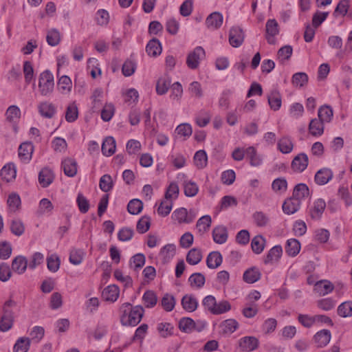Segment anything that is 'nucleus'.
<instances>
[{
	"label": "nucleus",
	"instance_id": "nucleus-10",
	"mask_svg": "<svg viewBox=\"0 0 352 352\" xmlns=\"http://www.w3.org/2000/svg\"><path fill=\"white\" fill-rule=\"evenodd\" d=\"M239 347L243 351L250 352L258 347V340L254 336H245L239 339Z\"/></svg>",
	"mask_w": 352,
	"mask_h": 352
},
{
	"label": "nucleus",
	"instance_id": "nucleus-49",
	"mask_svg": "<svg viewBox=\"0 0 352 352\" xmlns=\"http://www.w3.org/2000/svg\"><path fill=\"white\" fill-rule=\"evenodd\" d=\"M58 87L62 94H65L69 93L72 87L71 79L67 76H61L58 80Z\"/></svg>",
	"mask_w": 352,
	"mask_h": 352
},
{
	"label": "nucleus",
	"instance_id": "nucleus-47",
	"mask_svg": "<svg viewBox=\"0 0 352 352\" xmlns=\"http://www.w3.org/2000/svg\"><path fill=\"white\" fill-rule=\"evenodd\" d=\"M202 259V254L197 248L191 249L186 255V261L188 264L195 265L198 264Z\"/></svg>",
	"mask_w": 352,
	"mask_h": 352
},
{
	"label": "nucleus",
	"instance_id": "nucleus-51",
	"mask_svg": "<svg viewBox=\"0 0 352 352\" xmlns=\"http://www.w3.org/2000/svg\"><path fill=\"white\" fill-rule=\"evenodd\" d=\"M207 161L208 157L205 151L199 150L195 153L194 156V163L198 168H204L207 164Z\"/></svg>",
	"mask_w": 352,
	"mask_h": 352
},
{
	"label": "nucleus",
	"instance_id": "nucleus-22",
	"mask_svg": "<svg viewBox=\"0 0 352 352\" xmlns=\"http://www.w3.org/2000/svg\"><path fill=\"white\" fill-rule=\"evenodd\" d=\"M28 261L25 256H17L12 262V270L18 274H23L28 267Z\"/></svg>",
	"mask_w": 352,
	"mask_h": 352
},
{
	"label": "nucleus",
	"instance_id": "nucleus-30",
	"mask_svg": "<svg viewBox=\"0 0 352 352\" xmlns=\"http://www.w3.org/2000/svg\"><path fill=\"white\" fill-rule=\"evenodd\" d=\"M54 174L51 169L48 168H43L38 175V182L43 188L47 187L54 180Z\"/></svg>",
	"mask_w": 352,
	"mask_h": 352
},
{
	"label": "nucleus",
	"instance_id": "nucleus-33",
	"mask_svg": "<svg viewBox=\"0 0 352 352\" xmlns=\"http://www.w3.org/2000/svg\"><path fill=\"white\" fill-rule=\"evenodd\" d=\"M61 41V34L58 30L52 28L47 30L46 34V41L52 47L57 46Z\"/></svg>",
	"mask_w": 352,
	"mask_h": 352
},
{
	"label": "nucleus",
	"instance_id": "nucleus-6",
	"mask_svg": "<svg viewBox=\"0 0 352 352\" xmlns=\"http://www.w3.org/2000/svg\"><path fill=\"white\" fill-rule=\"evenodd\" d=\"M186 175L184 173H179L177 176V179L179 181H183L182 185L184 188V194L186 197H194L199 191V187L197 184L191 181L186 179Z\"/></svg>",
	"mask_w": 352,
	"mask_h": 352
},
{
	"label": "nucleus",
	"instance_id": "nucleus-4",
	"mask_svg": "<svg viewBox=\"0 0 352 352\" xmlns=\"http://www.w3.org/2000/svg\"><path fill=\"white\" fill-rule=\"evenodd\" d=\"M205 50L202 47H196L190 52L186 58V65L191 69L199 67L200 61L205 58Z\"/></svg>",
	"mask_w": 352,
	"mask_h": 352
},
{
	"label": "nucleus",
	"instance_id": "nucleus-50",
	"mask_svg": "<svg viewBox=\"0 0 352 352\" xmlns=\"http://www.w3.org/2000/svg\"><path fill=\"white\" fill-rule=\"evenodd\" d=\"M142 300L146 307L152 308L157 304V298L154 292L148 290L143 294Z\"/></svg>",
	"mask_w": 352,
	"mask_h": 352
},
{
	"label": "nucleus",
	"instance_id": "nucleus-29",
	"mask_svg": "<svg viewBox=\"0 0 352 352\" xmlns=\"http://www.w3.org/2000/svg\"><path fill=\"white\" fill-rule=\"evenodd\" d=\"M309 132L312 136H321L324 133V123L318 118L311 119L309 124Z\"/></svg>",
	"mask_w": 352,
	"mask_h": 352
},
{
	"label": "nucleus",
	"instance_id": "nucleus-27",
	"mask_svg": "<svg viewBox=\"0 0 352 352\" xmlns=\"http://www.w3.org/2000/svg\"><path fill=\"white\" fill-rule=\"evenodd\" d=\"M245 155L250 160V164L252 166H258L263 163L262 157L258 154L256 149L254 146H249L245 149Z\"/></svg>",
	"mask_w": 352,
	"mask_h": 352
},
{
	"label": "nucleus",
	"instance_id": "nucleus-21",
	"mask_svg": "<svg viewBox=\"0 0 352 352\" xmlns=\"http://www.w3.org/2000/svg\"><path fill=\"white\" fill-rule=\"evenodd\" d=\"M223 23V15L220 12H214L210 14L206 20V26L211 30L219 28Z\"/></svg>",
	"mask_w": 352,
	"mask_h": 352
},
{
	"label": "nucleus",
	"instance_id": "nucleus-13",
	"mask_svg": "<svg viewBox=\"0 0 352 352\" xmlns=\"http://www.w3.org/2000/svg\"><path fill=\"white\" fill-rule=\"evenodd\" d=\"M61 168L65 175L67 177H73L77 174L78 164L76 161L73 158L66 157L63 160Z\"/></svg>",
	"mask_w": 352,
	"mask_h": 352
},
{
	"label": "nucleus",
	"instance_id": "nucleus-54",
	"mask_svg": "<svg viewBox=\"0 0 352 352\" xmlns=\"http://www.w3.org/2000/svg\"><path fill=\"white\" fill-rule=\"evenodd\" d=\"M205 276L201 273H194L188 278L192 287L201 288L205 284Z\"/></svg>",
	"mask_w": 352,
	"mask_h": 352
},
{
	"label": "nucleus",
	"instance_id": "nucleus-41",
	"mask_svg": "<svg viewBox=\"0 0 352 352\" xmlns=\"http://www.w3.org/2000/svg\"><path fill=\"white\" fill-rule=\"evenodd\" d=\"M265 245V239L262 235H256L252 239L251 247L255 254H261L264 250Z\"/></svg>",
	"mask_w": 352,
	"mask_h": 352
},
{
	"label": "nucleus",
	"instance_id": "nucleus-46",
	"mask_svg": "<svg viewBox=\"0 0 352 352\" xmlns=\"http://www.w3.org/2000/svg\"><path fill=\"white\" fill-rule=\"evenodd\" d=\"M176 300L175 297L170 294H165L162 297L160 305L166 311H171L175 306Z\"/></svg>",
	"mask_w": 352,
	"mask_h": 352
},
{
	"label": "nucleus",
	"instance_id": "nucleus-14",
	"mask_svg": "<svg viewBox=\"0 0 352 352\" xmlns=\"http://www.w3.org/2000/svg\"><path fill=\"white\" fill-rule=\"evenodd\" d=\"M212 239L213 241L218 244L225 243L228 237V232L227 228L224 226H218L212 230Z\"/></svg>",
	"mask_w": 352,
	"mask_h": 352
},
{
	"label": "nucleus",
	"instance_id": "nucleus-53",
	"mask_svg": "<svg viewBox=\"0 0 352 352\" xmlns=\"http://www.w3.org/2000/svg\"><path fill=\"white\" fill-rule=\"evenodd\" d=\"M143 209V203L138 199H131L127 205V210L131 214H138Z\"/></svg>",
	"mask_w": 352,
	"mask_h": 352
},
{
	"label": "nucleus",
	"instance_id": "nucleus-64",
	"mask_svg": "<svg viewBox=\"0 0 352 352\" xmlns=\"http://www.w3.org/2000/svg\"><path fill=\"white\" fill-rule=\"evenodd\" d=\"M60 261L56 254H51L47 257V267L52 272H56L60 267Z\"/></svg>",
	"mask_w": 352,
	"mask_h": 352
},
{
	"label": "nucleus",
	"instance_id": "nucleus-32",
	"mask_svg": "<svg viewBox=\"0 0 352 352\" xmlns=\"http://www.w3.org/2000/svg\"><path fill=\"white\" fill-rule=\"evenodd\" d=\"M14 316L10 311H4L0 320V331L6 332L9 331L13 325Z\"/></svg>",
	"mask_w": 352,
	"mask_h": 352
},
{
	"label": "nucleus",
	"instance_id": "nucleus-18",
	"mask_svg": "<svg viewBox=\"0 0 352 352\" xmlns=\"http://www.w3.org/2000/svg\"><path fill=\"white\" fill-rule=\"evenodd\" d=\"M331 338V335L330 331L323 329L315 334L314 340L318 347H324L329 343Z\"/></svg>",
	"mask_w": 352,
	"mask_h": 352
},
{
	"label": "nucleus",
	"instance_id": "nucleus-39",
	"mask_svg": "<svg viewBox=\"0 0 352 352\" xmlns=\"http://www.w3.org/2000/svg\"><path fill=\"white\" fill-rule=\"evenodd\" d=\"M309 195V190L308 186L305 184H298L294 189L292 197L301 202L302 199L307 197Z\"/></svg>",
	"mask_w": 352,
	"mask_h": 352
},
{
	"label": "nucleus",
	"instance_id": "nucleus-61",
	"mask_svg": "<svg viewBox=\"0 0 352 352\" xmlns=\"http://www.w3.org/2000/svg\"><path fill=\"white\" fill-rule=\"evenodd\" d=\"M308 82V76L304 72L296 73L293 75L292 82L296 87H302Z\"/></svg>",
	"mask_w": 352,
	"mask_h": 352
},
{
	"label": "nucleus",
	"instance_id": "nucleus-20",
	"mask_svg": "<svg viewBox=\"0 0 352 352\" xmlns=\"http://www.w3.org/2000/svg\"><path fill=\"white\" fill-rule=\"evenodd\" d=\"M120 295V289L116 285H111L104 289L102 293V298L106 301L115 302Z\"/></svg>",
	"mask_w": 352,
	"mask_h": 352
},
{
	"label": "nucleus",
	"instance_id": "nucleus-43",
	"mask_svg": "<svg viewBox=\"0 0 352 352\" xmlns=\"http://www.w3.org/2000/svg\"><path fill=\"white\" fill-rule=\"evenodd\" d=\"M30 339L29 338H19L13 346V352H28L30 346Z\"/></svg>",
	"mask_w": 352,
	"mask_h": 352
},
{
	"label": "nucleus",
	"instance_id": "nucleus-28",
	"mask_svg": "<svg viewBox=\"0 0 352 352\" xmlns=\"http://www.w3.org/2000/svg\"><path fill=\"white\" fill-rule=\"evenodd\" d=\"M1 178L7 182L14 180L16 175V170L14 164H6L1 170Z\"/></svg>",
	"mask_w": 352,
	"mask_h": 352
},
{
	"label": "nucleus",
	"instance_id": "nucleus-17",
	"mask_svg": "<svg viewBox=\"0 0 352 352\" xmlns=\"http://www.w3.org/2000/svg\"><path fill=\"white\" fill-rule=\"evenodd\" d=\"M333 289L334 286L330 281L322 280L316 282L314 289L319 296H325L330 294Z\"/></svg>",
	"mask_w": 352,
	"mask_h": 352
},
{
	"label": "nucleus",
	"instance_id": "nucleus-38",
	"mask_svg": "<svg viewBox=\"0 0 352 352\" xmlns=\"http://www.w3.org/2000/svg\"><path fill=\"white\" fill-rule=\"evenodd\" d=\"M211 114L209 111L201 109L195 116V123L199 127L206 126L210 121Z\"/></svg>",
	"mask_w": 352,
	"mask_h": 352
},
{
	"label": "nucleus",
	"instance_id": "nucleus-42",
	"mask_svg": "<svg viewBox=\"0 0 352 352\" xmlns=\"http://www.w3.org/2000/svg\"><path fill=\"white\" fill-rule=\"evenodd\" d=\"M333 110L329 106H322L318 109V118L320 119L322 123L330 122L333 118Z\"/></svg>",
	"mask_w": 352,
	"mask_h": 352
},
{
	"label": "nucleus",
	"instance_id": "nucleus-5",
	"mask_svg": "<svg viewBox=\"0 0 352 352\" xmlns=\"http://www.w3.org/2000/svg\"><path fill=\"white\" fill-rule=\"evenodd\" d=\"M326 208V202L324 199L319 198L316 199L309 208V214L311 219L318 221L321 219Z\"/></svg>",
	"mask_w": 352,
	"mask_h": 352
},
{
	"label": "nucleus",
	"instance_id": "nucleus-9",
	"mask_svg": "<svg viewBox=\"0 0 352 352\" xmlns=\"http://www.w3.org/2000/svg\"><path fill=\"white\" fill-rule=\"evenodd\" d=\"M244 33L238 26L232 27L229 33V43L233 47H239L244 41Z\"/></svg>",
	"mask_w": 352,
	"mask_h": 352
},
{
	"label": "nucleus",
	"instance_id": "nucleus-34",
	"mask_svg": "<svg viewBox=\"0 0 352 352\" xmlns=\"http://www.w3.org/2000/svg\"><path fill=\"white\" fill-rule=\"evenodd\" d=\"M222 261L221 254L219 252H212L207 256L206 265L208 268L216 269L221 265Z\"/></svg>",
	"mask_w": 352,
	"mask_h": 352
},
{
	"label": "nucleus",
	"instance_id": "nucleus-57",
	"mask_svg": "<svg viewBox=\"0 0 352 352\" xmlns=\"http://www.w3.org/2000/svg\"><path fill=\"white\" fill-rule=\"evenodd\" d=\"M175 132L177 135L186 139L192 135V129L190 124L182 123L176 127Z\"/></svg>",
	"mask_w": 352,
	"mask_h": 352
},
{
	"label": "nucleus",
	"instance_id": "nucleus-36",
	"mask_svg": "<svg viewBox=\"0 0 352 352\" xmlns=\"http://www.w3.org/2000/svg\"><path fill=\"white\" fill-rule=\"evenodd\" d=\"M162 46L156 38L151 39L146 45V52L148 56L155 57L162 53Z\"/></svg>",
	"mask_w": 352,
	"mask_h": 352
},
{
	"label": "nucleus",
	"instance_id": "nucleus-16",
	"mask_svg": "<svg viewBox=\"0 0 352 352\" xmlns=\"http://www.w3.org/2000/svg\"><path fill=\"white\" fill-rule=\"evenodd\" d=\"M39 113L45 118H52L56 112V107L50 102H40L38 106Z\"/></svg>",
	"mask_w": 352,
	"mask_h": 352
},
{
	"label": "nucleus",
	"instance_id": "nucleus-55",
	"mask_svg": "<svg viewBox=\"0 0 352 352\" xmlns=\"http://www.w3.org/2000/svg\"><path fill=\"white\" fill-rule=\"evenodd\" d=\"M304 107L302 104L294 102L289 107V115L294 119H299L303 116Z\"/></svg>",
	"mask_w": 352,
	"mask_h": 352
},
{
	"label": "nucleus",
	"instance_id": "nucleus-31",
	"mask_svg": "<svg viewBox=\"0 0 352 352\" xmlns=\"http://www.w3.org/2000/svg\"><path fill=\"white\" fill-rule=\"evenodd\" d=\"M181 302L184 309L188 312L195 311L198 306L197 298L191 294L184 296Z\"/></svg>",
	"mask_w": 352,
	"mask_h": 352
},
{
	"label": "nucleus",
	"instance_id": "nucleus-3",
	"mask_svg": "<svg viewBox=\"0 0 352 352\" xmlns=\"http://www.w3.org/2000/svg\"><path fill=\"white\" fill-rule=\"evenodd\" d=\"M196 217V213L194 210L188 211L185 208L176 209L172 214L171 218L175 223L179 224L190 223Z\"/></svg>",
	"mask_w": 352,
	"mask_h": 352
},
{
	"label": "nucleus",
	"instance_id": "nucleus-12",
	"mask_svg": "<svg viewBox=\"0 0 352 352\" xmlns=\"http://www.w3.org/2000/svg\"><path fill=\"white\" fill-rule=\"evenodd\" d=\"M309 164V159L307 154L304 153H299L292 160L291 166L294 171L302 173L304 171Z\"/></svg>",
	"mask_w": 352,
	"mask_h": 352
},
{
	"label": "nucleus",
	"instance_id": "nucleus-56",
	"mask_svg": "<svg viewBox=\"0 0 352 352\" xmlns=\"http://www.w3.org/2000/svg\"><path fill=\"white\" fill-rule=\"evenodd\" d=\"M183 95V88L179 82H174L170 87V98L176 102H179Z\"/></svg>",
	"mask_w": 352,
	"mask_h": 352
},
{
	"label": "nucleus",
	"instance_id": "nucleus-60",
	"mask_svg": "<svg viewBox=\"0 0 352 352\" xmlns=\"http://www.w3.org/2000/svg\"><path fill=\"white\" fill-rule=\"evenodd\" d=\"M253 219L255 224L258 227H266L270 223L268 215L263 212H256L254 213Z\"/></svg>",
	"mask_w": 352,
	"mask_h": 352
},
{
	"label": "nucleus",
	"instance_id": "nucleus-23",
	"mask_svg": "<svg viewBox=\"0 0 352 352\" xmlns=\"http://www.w3.org/2000/svg\"><path fill=\"white\" fill-rule=\"evenodd\" d=\"M34 151L33 145L29 142L21 144L19 148V157L23 162H28L32 158Z\"/></svg>",
	"mask_w": 352,
	"mask_h": 352
},
{
	"label": "nucleus",
	"instance_id": "nucleus-24",
	"mask_svg": "<svg viewBox=\"0 0 352 352\" xmlns=\"http://www.w3.org/2000/svg\"><path fill=\"white\" fill-rule=\"evenodd\" d=\"M301 205V202L294 197L285 201L283 204V210L287 214H292L297 212Z\"/></svg>",
	"mask_w": 352,
	"mask_h": 352
},
{
	"label": "nucleus",
	"instance_id": "nucleus-59",
	"mask_svg": "<svg viewBox=\"0 0 352 352\" xmlns=\"http://www.w3.org/2000/svg\"><path fill=\"white\" fill-rule=\"evenodd\" d=\"M113 179L109 175L106 174L100 177L99 182V187L101 190L104 192H107L113 188Z\"/></svg>",
	"mask_w": 352,
	"mask_h": 352
},
{
	"label": "nucleus",
	"instance_id": "nucleus-52",
	"mask_svg": "<svg viewBox=\"0 0 352 352\" xmlns=\"http://www.w3.org/2000/svg\"><path fill=\"white\" fill-rule=\"evenodd\" d=\"M85 252L80 249H72L69 253V262L75 265H80L84 258Z\"/></svg>",
	"mask_w": 352,
	"mask_h": 352
},
{
	"label": "nucleus",
	"instance_id": "nucleus-8",
	"mask_svg": "<svg viewBox=\"0 0 352 352\" xmlns=\"http://www.w3.org/2000/svg\"><path fill=\"white\" fill-rule=\"evenodd\" d=\"M21 114V109L16 105L10 106L5 113L6 121L12 124L15 132L17 131L16 124L20 120Z\"/></svg>",
	"mask_w": 352,
	"mask_h": 352
},
{
	"label": "nucleus",
	"instance_id": "nucleus-11",
	"mask_svg": "<svg viewBox=\"0 0 352 352\" xmlns=\"http://www.w3.org/2000/svg\"><path fill=\"white\" fill-rule=\"evenodd\" d=\"M333 172L329 168L319 169L315 174L314 182L319 186H324L332 179Z\"/></svg>",
	"mask_w": 352,
	"mask_h": 352
},
{
	"label": "nucleus",
	"instance_id": "nucleus-25",
	"mask_svg": "<svg viewBox=\"0 0 352 352\" xmlns=\"http://www.w3.org/2000/svg\"><path fill=\"white\" fill-rule=\"evenodd\" d=\"M268 103L270 108L274 111H278L282 104L281 96L276 89H272L267 96Z\"/></svg>",
	"mask_w": 352,
	"mask_h": 352
},
{
	"label": "nucleus",
	"instance_id": "nucleus-26",
	"mask_svg": "<svg viewBox=\"0 0 352 352\" xmlns=\"http://www.w3.org/2000/svg\"><path fill=\"white\" fill-rule=\"evenodd\" d=\"M116 142L115 139L111 137L106 138L102 144V153L104 156H111L116 152Z\"/></svg>",
	"mask_w": 352,
	"mask_h": 352
},
{
	"label": "nucleus",
	"instance_id": "nucleus-44",
	"mask_svg": "<svg viewBox=\"0 0 352 352\" xmlns=\"http://www.w3.org/2000/svg\"><path fill=\"white\" fill-rule=\"evenodd\" d=\"M170 79L168 77L164 76L158 79L156 83V92L159 95L165 94L170 86Z\"/></svg>",
	"mask_w": 352,
	"mask_h": 352
},
{
	"label": "nucleus",
	"instance_id": "nucleus-63",
	"mask_svg": "<svg viewBox=\"0 0 352 352\" xmlns=\"http://www.w3.org/2000/svg\"><path fill=\"white\" fill-rule=\"evenodd\" d=\"M173 204L172 200L166 199L164 198V199L161 201L157 208L158 214L162 217L167 216L170 214L173 208Z\"/></svg>",
	"mask_w": 352,
	"mask_h": 352
},
{
	"label": "nucleus",
	"instance_id": "nucleus-15",
	"mask_svg": "<svg viewBox=\"0 0 352 352\" xmlns=\"http://www.w3.org/2000/svg\"><path fill=\"white\" fill-rule=\"evenodd\" d=\"M261 273L256 267H252L247 269L243 275V280L248 284H252L261 279Z\"/></svg>",
	"mask_w": 352,
	"mask_h": 352
},
{
	"label": "nucleus",
	"instance_id": "nucleus-45",
	"mask_svg": "<svg viewBox=\"0 0 352 352\" xmlns=\"http://www.w3.org/2000/svg\"><path fill=\"white\" fill-rule=\"evenodd\" d=\"M211 223L212 219L210 215H204L199 218L196 224L198 232L200 234L206 232L209 230Z\"/></svg>",
	"mask_w": 352,
	"mask_h": 352
},
{
	"label": "nucleus",
	"instance_id": "nucleus-1",
	"mask_svg": "<svg viewBox=\"0 0 352 352\" xmlns=\"http://www.w3.org/2000/svg\"><path fill=\"white\" fill-rule=\"evenodd\" d=\"M144 310L142 306L133 307L129 302L120 307V322L124 326H136L141 321Z\"/></svg>",
	"mask_w": 352,
	"mask_h": 352
},
{
	"label": "nucleus",
	"instance_id": "nucleus-62",
	"mask_svg": "<svg viewBox=\"0 0 352 352\" xmlns=\"http://www.w3.org/2000/svg\"><path fill=\"white\" fill-rule=\"evenodd\" d=\"M78 116V111L77 105L75 102L69 104L66 110L65 119L69 122H74Z\"/></svg>",
	"mask_w": 352,
	"mask_h": 352
},
{
	"label": "nucleus",
	"instance_id": "nucleus-2",
	"mask_svg": "<svg viewBox=\"0 0 352 352\" xmlns=\"http://www.w3.org/2000/svg\"><path fill=\"white\" fill-rule=\"evenodd\" d=\"M38 87L41 96L48 97L52 94L54 90V78L50 70L46 69L40 74Z\"/></svg>",
	"mask_w": 352,
	"mask_h": 352
},
{
	"label": "nucleus",
	"instance_id": "nucleus-35",
	"mask_svg": "<svg viewBox=\"0 0 352 352\" xmlns=\"http://www.w3.org/2000/svg\"><path fill=\"white\" fill-rule=\"evenodd\" d=\"M176 253V246L175 244L170 243L164 245L160 252V256L162 258L164 263H167L172 259Z\"/></svg>",
	"mask_w": 352,
	"mask_h": 352
},
{
	"label": "nucleus",
	"instance_id": "nucleus-7",
	"mask_svg": "<svg viewBox=\"0 0 352 352\" xmlns=\"http://www.w3.org/2000/svg\"><path fill=\"white\" fill-rule=\"evenodd\" d=\"M266 35L265 38L267 43L270 45L276 43L275 36L279 33L278 22L275 19L267 20L265 25Z\"/></svg>",
	"mask_w": 352,
	"mask_h": 352
},
{
	"label": "nucleus",
	"instance_id": "nucleus-58",
	"mask_svg": "<svg viewBox=\"0 0 352 352\" xmlns=\"http://www.w3.org/2000/svg\"><path fill=\"white\" fill-rule=\"evenodd\" d=\"M338 314L343 318L352 316V301L341 303L338 307Z\"/></svg>",
	"mask_w": 352,
	"mask_h": 352
},
{
	"label": "nucleus",
	"instance_id": "nucleus-40",
	"mask_svg": "<svg viewBox=\"0 0 352 352\" xmlns=\"http://www.w3.org/2000/svg\"><path fill=\"white\" fill-rule=\"evenodd\" d=\"M300 250V244L297 239H290L287 240L285 247L286 253L290 256H296Z\"/></svg>",
	"mask_w": 352,
	"mask_h": 352
},
{
	"label": "nucleus",
	"instance_id": "nucleus-37",
	"mask_svg": "<svg viewBox=\"0 0 352 352\" xmlns=\"http://www.w3.org/2000/svg\"><path fill=\"white\" fill-rule=\"evenodd\" d=\"M283 253V249L280 245H275L268 252L266 258L264 260L265 264L278 261Z\"/></svg>",
	"mask_w": 352,
	"mask_h": 352
},
{
	"label": "nucleus",
	"instance_id": "nucleus-48",
	"mask_svg": "<svg viewBox=\"0 0 352 352\" xmlns=\"http://www.w3.org/2000/svg\"><path fill=\"white\" fill-rule=\"evenodd\" d=\"M179 328L183 332L190 333L196 329L195 322L190 318H183L179 320Z\"/></svg>",
	"mask_w": 352,
	"mask_h": 352
},
{
	"label": "nucleus",
	"instance_id": "nucleus-19",
	"mask_svg": "<svg viewBox=\"0 0 352 352\" xmlns=\"http://www.w3.org/2000/svg\"><path fill=\"white\" fill-rule=\"evenodd\" d=\"M277 149L283 154L290 153L294 149L292 138L287 135L280 138L277 142Z\"/></svg>",
	"mask_w": 352,
	"mask_h": 352
}]
</instances>
